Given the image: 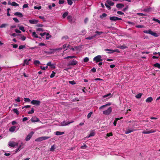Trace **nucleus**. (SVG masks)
Instances as JSON below:
<instances>
[{
    "label": "nucleus",
    "mask_w": 160,
    "mask_h": 160,
    "mask_svg": "<svg viewBox=\"0 0 160 160\" xmlns=\"http://www.w3.org/2000/svg\"><path fill=\"white\" fill-rule=\"evenodd\" d=\"M143 32L145 33L150 34L156 37H157L158 36V35L157 33L153 32L151 29L144 30L143 31Z\"/></svg>",
    "instance_id": "f257e3e1"
},
{
    "label": "nucleus",
    "mask_w": 160,
    "mask_h": 160,
    "mask_svg": "<svg viewBox=\"0 0 160 160\" xmlns=\"http://www.w3.org/2000/svg\"><path fill=\"white\" fill-rule=\"evenodd\" d=\"M51 138V137L43 136L38 138L35 140L36 142H41L43 140L48 139Z\"/></svg>",
    "instance_id": "f03ea898"
},
{
    "label": "nucleus",
    "mask_w": 160,
    "mask_h": 160,
    "mask_svg": "<svg viewBox=\"0 0 160 160\" xmlns=\"http://www.w3.org/2000/svg\"><path fill=\"white\" fill-rule=\"evenodd\" d=\"M102 61V57L101 55H99L93 58V61L96 62Z\"/></svg>",
    "instance_id": "7ed1b4c3"
},
{
    "label": "nucleus",
    "mask_w": 160,
    "mask_h": 160,
    "mask_svg": "<svg viewBox=\"0 0 160 160\" xmlns=\"http://www.w3.org/2000/svg\"><path fill=\"white\" fill-rule=\"evenodd\" d=\"M47 65L48 66L49 68L48 69H54L56 68L55 64L52 63L51 62H48L47 63Z\"/></svg>",
    "instance_id": "20e7f679"
},
{
    "label": "nucleus",
    "mask_w": 160,
    "mask_h": 160,
    "mask_svg": "<svg viewBox=\"0 0 160 160\" xmlns=\"http://www.w3.org/2000/svg\"><path fill=\"white\" fill-rule=\"evenodd\" d=\"M112 111V108L110 107L107 110L103 111V113L105 115H108L111 113Z\"/></svg>",
    "instance_id": "39448f33"
},
{
    "label": "nucleus",
    "mask_w": 160,
    "mask_h": 160,
    "mask_svg": "<svg viewBox=\"0 0 160 160\" xmlns=\"http://www.w3.org/2000/svg\"><path fill=\"white\" fill-rule=\"evenodd\" d=\"M110 19L112 22H116L117 20H121L122 19L117 17L112 16L110 17Z\"/></svg>",
    "instance_id": "423d86ee"
},
{
    "label": "nucleus",
    "mask_w": 160,
    "mask_h": 160,
    "mask_svg": "<svg viewBox=\"0 0 160 160\" xmlns=\"http://www.w3.org/2000/svg\"><path fill=\"white\" fill-rule=\"evenodd\" d=\"M31 103L32 105L39 106L40 104V102L39 100H33L31 102Z\"/></svg>",
    "instance_id": "0eeeda50"
},
{
    "label": "nucleus",
    "mask_w": 160,
    "mask_h": 160,
    "mask_svg": "<svg viewBox=\"0 0 160 160\" xmlns=\"http://www.w3.org/2000/svg\"><path fill=\"white\" fill-rule=\"evenodd\" d=\"M34 134V132L32 131L25 138L26 141H28L32 137V135Z\"/></svg>",
    "instance_id": "6e6552de"
},
{
    "label": "nucleus",
    "mask_w": 160,
    "mask_h": 160,
    "mask_svg": "<svg viewBox=\"0 0 160 160\" xmlns=\"http://www.w3.org/2000/svg\"><path fill=\"white\" fill-rule=\"evenodd\" d=\"M155 132V131L153 129L150 130L149 131H148V130L147 129L146 131H143L142 133L144 134H148Z\"/></svg>",
    "instance_id": "1a4fd4ad"
},
{
    "label": "nucleus",
    "mask_w": 160,
    "mask_h": 160,
    "mask_svg": "<svg viewBox=\"0 0 160 160\" xmlns=\"http://www.w3.org/2000/svg\"><path fill=\"white\" fill-rule=\"evenodd\" d=\"M18 143H16L15 142H10L8 143V145L12 147H14L16 146H18Z\"/></svg>",
    "instance_id": "9d476101"
},
{
    "label": "nucleus",
    "mask_w": 160,
    "mask_h": 160,
    "mask_svg": "<svg viewBox=\"0 0 160 160\" xmlns=\"http://www.w3.org/2000/svg\"><path fill=\"white\" fill-rule=\"evenodd\" d=\"M77 62L74 60L70 61L68 63V66H73L76 65Z\"/></svg>",
    "instance_id": "9b49d317"
},
{
    "label": "nucleus",
    "mask_w": 160,
    "mask_h": 160,
    "mask_svg": "<svg viewBox=\"0 0 160 160\" xmlns=\"http://www.w3.org/2000/svg\"><path fill=\"white\" fill-rule=\"evenodd\" d=\"M135 131V129L133 128L127 129L125 131V133L128 134Z\"/></svg>",
    "instance_id": "f8f14e48"
},
{
    "label": "nucleus",
    "mask_w": 160,
    "mask_h": 160,
    "mask_svg": "<svg viewBox=\"0 0 160 160\" xmlns=\"http://www.w3.org/2000/svg\"><path fill=\"white\" fill-rule=\"evenodd\" d=\"M31 120L32 122H38L39 121V119L36 117H33L32 118Z\"/></svg>",
    "instance_id": "ddd939ff"
},
{
    "label": "nucleus",
    "mask_w": 160,
    "mask_h": 160,
    "mask_svg": "<svg viewBox=\"0 0 160 160\" xmlns=\"http://www.w3.org/2000/svg\"><path fill=\"white\" fill-rule=\"evenodd\" d=\"M73 122V121H72L71 122H66L65 121H63L61 123V125L62 126H65L71 123H72Z\"/></svg>",
    "instance_id": "4468645a"
},
{
    "label": "nucleus",
    "mask_w": 160,
    "mask_h": 160,
    "mask_svg": "<svg viewBox=\"0 0 160 160\" xmlns=\"http://www.w3.org/2000/svg\"><path fill=\"white\" fill-rule=\"evenodd\" d=\"M29 22L31 24H35L37 23L39 21L38 20L33 19L29 20Z\"/></svg>",
    "instance_id": "2eb2a0df"
},
{
    "label": "nucleus",
    "mask_w": 160,
    "mask_h": 160,
    "mask_svg": "<svg viewBox=\"0 0 160 160\" xmlns=\"http://www.w3.org/2000/svg\"><path fill=\"white\" fill-rule=\"evenodd\" d=\"M111 104V103L110 102H108L107 104L102 105L99 108V109L100 110H101L102 108H105L107 106H109Z\"/></svg>",
    "instance_id": "dca6fc26"
},
{
    "label": "nucleus",
    "mask_w": 160,
    "mask_h": 160,
    "mask_svg": "<svg viewBox=\"0 0 160 160\" xmlns=\"http://www.w3.org/2000/svg\"><path fill=\"white\" fill-rule=\"evenodd\" d=\"M14 15L19 17L21 18L23 16L22 13L20 12H16L14 14Z\"/></svg>",
    "instance_id": "f3484780"
},
{
    "label": "nucleus",
    "mask_w": 160,
    "mask_h": 160,
    "mask_svg": "<svg viewBox=\"0 0 160 160\" xmlns=\"http://www.w3.org/2000/svg\"><path fill=\"white\" fill-rule=\"evenodd\" d=\"M116 6L117 8L121 9L124 6V5L121 3H118L117 4Z\"/></svg>",
    "instance_id": "a211bd4d"
},
{
    "label": "nucleus",
    "mask_w": 160,
    "mask_h": 160,
    "mask_svg": "<svg viewBox=\"0 0 160 160\" xmlns=\"http://www.w3.org/2000/svg\"><path fill=\"white\" fill-rule=\"evenodd\" d=\"M97 36V34H95L93 36H90V37H87V38H85V39H87V40H91V39H93V38H95V37L96 36Z\"/></svg>",
    "instance_id": "6ab92c4d"
},
{
    "label": "nucleus",
    "mask_w": 160,
    "mask_h": 160,
    "mask_svg": "<svg viewBox=\"0 0 160 160\" xmlns=\"http://www.w3.org/2000/svg\"><path fill=\"white\" fill-rule=\"evenodd\" d=\"M68 74H69L72 77L75 74V72L74 71H68Z\"/></svg>",
    "instance_id": "aec40b11"
},
{
    "label": "nucleus",
    "mask_w": 160,
    "mask_h": 160,
    "mask_svg": "<svg viewBox=\"0 0 160 160\" xmlns=\"http://www.w3.org/2000/svg\"><path fill=\"white\" fill-rule=\"evenodd\" d=\"M153 100V98L152 97L148 98L146 100V102H151Z\"/></svg>",
    "instance_id": "412c9836"
},
{
    "label": "nucleus",
    "mask_w": 160,
    "mask_h": 160,
    "mask_svg": "<svg viewBox=\"0 0 160 160\" xmlns=\"http://www.w3.org/2000/svg\"><path fill=\"white\" fill-rule=\"evenodd\" d=\"M64 132L57 131L55 132V134L56 135L58 136L64 134Z\"/></svg>",
    "instance_id": "4be33fe9"
},
{
    "label": "nucleus",
    "mask_w": 160,
    "mask_h": 160,
    "mask_svg": "<svg viewBox=\"0 0 160 160\" xmlns=\"http://www.w3.org/2000/svg\"><path fill=\"white\" fill-rule=\"evenodd\" d=\"M16 127L15 126H12L9 129V130L10 132H14L15 129Z\"/></svg>",
    "instance_id": "5701e85b"
},
{
    "label": "nucleus",
    "mask_w": 160,
    "mask_h": 160,
    "mask_svg": "<svg viewBox=\"0 0 160 160\" xmlns=\"http://www.w3.org/2000/svg\"><path fill=\"white\" fill-rule=\"evenodd\" d=\"M67 19L68 20V21L71 23L72 22V17L71 16L68 15L67 17Z\"/></svg>",
    "instance_id": "b1692460"
},
{
    "label": "nucleus",
    "mask_w": 160,
    "mask_h": 160,
    "mask_svg": "<svg viewBox=\"0 0 160 160\" xmlns=\"http://www.w3.org/2000/svg\"><path fill=\"white\" fill-rule=\"evenodd\" d=\"M107 2L110 6H112L114 5V3L111 1L108 0L107 1Z\"/></svg>",
    "instance_id": "393cba45"
},
{
    "label": "nucleus",
    "mask_w": 160,
    "mask_h": 160,
    "mask_svg": "<svg viewBox=\"0 0 160 160\" xmlns=\"http://www.w3.org/2000/svg\"><path fill=\"white\" fill-rule=\"evenodd\" d=\"M23 145L22 143H21V144L18 147L16 150V152H17L18 151L20 150L22 148H21L22 146Z\"/></svg>",
    "instance_id": "a878e982"
},
{
    "label": "nucleus",
    "mask_w": 160,
    "mask_h": 160,
    "mask_svg": "<svg viewBox=\"0 0 160 160\" xmlns=\"http://www.w3.org/2000/svg\"><path fill=\"white\" fill-rule=\"evenodd\" d=\"M31 61V59H29L28 60L27 59H25L24 61V64H26L27 65L29 64V62Z\"/></svg>",
    "instance_id": "bb28decb"
},
{
    "label": "nucleus",
    "mask_w": 160,
    "mask_h": 160,
    "mask_svg": "<svg viewBox=\"0 0 160 160\" xmlns=\"http://www.w3.org/2000/svg\"><path fill=\"white\" fill-rule=\"evenodd\" d=\"M104 50L106 51H110V52H108L109 53H112L114 52L113 50L110 49H105Z\"/></svg>",
    "instance_id": "cd10ccee"
},
{
    "label": "nucleus",
    "mask_w": 160,
    "mask_h": 160,
    "mask_svg": "<svg viewBox=\"0 0 160 160\" xmlns=\"http://www.w3.org/2000/svg\"><path fill=\"white\" fill-rule=\"evenodd\" d=\"M153 66L154 67H157L160 69V64L159 63H156L153 65Z\"/></svg>",
    "instance_id": "c85d7f7f"
},
{
    "label": "nucleus",
    "mask_w": 160,
    "mask_h": 160,
    "mask_svg": "<svg viewBox=\"0 0 160 160\" xmlns=\"http://www.w3.org/2000/svg\"><path fill=\"white\" fill-rule=\"evenodd\" d=\"M13 112L16 113L17 115H18L19 114V112L18 110V109L16 108H14L13 110Z\"/></svg>",
    "instance_id": "c756f323"
},
{
    "label": "nucleus",
    "mask_w": 160,
    "mask_h": 160,
    "mask_svg": "<svg viewBox=\"0 0 160 160\" xmlns=\"http://www.w3.org/2000/svg\"><path fill=\"white\" fill-rule=\"evenodd\" d=\"M142 94V93H139L136 95L135 97L137 98H141Z\"/></svg>",
    "instance_id": "7c9ffc66"
},
{
    "label": "nucleus",
    "mask_w": 160,
    "mask_h": 160,
    "mask_svg": "<svg viewBox=\"0 0 160 160\" xmlns=\"http://www.w3.org/2000/svg\"><path fill=\"white\" fill-rule=\"evenodd\" d=\"M11 5L12 6H16V7L18 6H19V4H18L16 3L15 2H12V3H11Z\"/></svg>",
    "instance_id": "2f4dec72"
},
{
    "label": "nucleus",
    "mask_w": 160,
    "mask_h": 160,
    "mask_svg": "<svg viewBox=\"0 0 160 160\" xmlns=\"http://www.w3.org/2000/svg\"><path fill=\"white\" fill-rule=\"evenodd\" d=\"M68 12H65L62 15V17L63 18H65L68 15Z\"/></svg>",
    "instance_id": "473e14b6"
},
{
    "label": "nucleus",
    "mask_w": 160,
    "mask_h": 160,
    "mask_svg": "<svg viewBox=\"0 0 160 160\" xmlns=\"http://www.w3.org/2000/svg\"><path fill=\"white\" fill-rule=\"evenodd\" d=\"M34 64L36 65H38L40 64V62L38 60H35L34 62Z\"/></svg>",
    "instance_id": "72a5a7b5"
},
{
    "label": "nucleus",
    "mask_w": 160,
    "mask_h": 160,
    "mask_svg": "<svg viewBox=\"0 0 160 160\" xmlns=\"http://www.w3.org/2000/svg\"><path fill=\"white\" fill-rule=\"evenodd\" d=\"M107 16V15L105 13H102V15L100 16V18L102 19L103 18L106 17Z\"/></svg>",
    "instance_id": "f704fd0d"
},
{
    "label": "nucleus",
    "mask_w": 160,
    "mask_h": 160,
    "mask_svg": "<svg viewBox=\"0 0 160 160\" xmlns=\"http://www.w3.org/2000/svg\"><path fill=\"white\" fill-rule=\"evenodd\" d=\"M76 57L75 56H68L64 58L65 59L76 58Z\"/></svg>",
    "instance_id": "c9c22d12"
},
{
    "label": "nucleus",
    "mask_w": 160,
    "mask_h": 160,
    "mask_svg": "<svg viewBox=\"0 0 160 160\" xmlns=\"http://www.w3.org/2000/svg\"><path fill=\"white\" fill-rule=\"evenodd\" d=\"M118 48L121 49H124L127 48V47L125 45L120 46Z\"/></svg>",
    "instance_id": "e433bc0d"
},
{
    "label": "nucleus",
    "mask_w": 160,
    "mask_h": 160,
    "mask_svg": "<svg viewBox=\"0 0 160 160\" xmlns=\"http://www.w3.org/2000/svg\"><path fill=\"white\" fill-rule=\"evenodd\" d=\"M95 135V132H92L90 133L89 136L88 137V138H89L90 137L94 136Z\"/></svg>",
    "instance_id": "4c0bfd02"
},
{
    "label": "nucleus",
    "mask_w": 160,
    "mask_h": 160,
    "mask_svg": "<svg viewBox=\"0 0 160 160\" xmlns=\"http://www.w3.org/2000/svg\"><path fill=\"white\" fill-rule=\"evenodd\" d=\"M32 36L33 37H34L35 38H38V36L37 34L35 32H33L32 33Z\"/></svg>",
    "instance_id": "58836bf2"
},
{
    "label": "nucleus",
    "mask_w": 160,
    "mask_h": 160,
    "mask_svg": "<svg viewBox=\"0 0 160 160\" xmlns=\"http://www.w3.org/2000/svg\"><path fill=\"white\" fill-rule=\"evenodd\" d=\"M34 112V108H32L31 110L30 111H29L28 112V114H32Z\"/></svg>",
    "instance_id": "ea45409f"
},
{
    "label": "nucleus",
    "mask_w": 160,
    "mask_h": 160,
    "mask_svg": "<svg viewBox=\"0 0 160 160\" xmlns=\"http://www.w3.org/2000/svg\"><path fill=\"white\" fill-rule=\"evenodd\" d=\"M118 120H119L118 118H117L115 119V120L113 122V125L114 126H116V125L117 121Z\"/></svg>",
    "instance_id": "a19ab883"
},
{
    "label": "nucleus",
    "mask_w": 160,
    "mask_h": 160,
    "mask_svg": "<svg viewBox=\"0 0 160 160\" xmlns=\"http://www.w3.org/2000/svg\"><path fill=\"white\" fill-rule=\"evenodd\" d=\"M19 29L22 30V32H25V30L24 29V27H23V26H20V27H19Z\"/></svg>",
    "instance_id": "79ce46f5"
},
{
    "label": "nucleus",
    "mask_w": 160,
    "mask_h": 160,
    "mask_svg": "<svg viewBox=\"0 0 160 160\" xmlns=\"http://www.w3.org/2000/svg\"><path fill=\"white\" fill-rule=\"evenodd\" d=\"M152 20L153 21L157 22H158V23H159V24H160V21L158 19H156V18H153L152 19Z\"/></svg>",
    "instance_id": "37998d69"
},
{
    "label": "nucleus",
    "mask_w": 160,
    "mask_h": 160,
    "mask_svg": "<svg viewBox=\"0 0 160 160\" xmlns=\"http://www.w3.org/2000/svg\"><path fill=\"white\" fill-rule=\"evenodd\" d=\"M95 33H97V35H100L101 34L103 33V32H99L98 31H96Z\"/></svg>",
    "instance_id": "c03bdc74"
},
{
    "label": "nucleus",
    "mask_w": 160,
    "mask_h": 160,
    "mask_svg": "<svg viewBox=\"0 0 160 160\" xmlns=\"http://www.w3.org/2000/svg\"><path fill=\"white\" fill-rule=\"evenodd\" d=\"M13 20L16 23H18L19 22L18 20L16 18H13Z\"/></svg>",
    "instance_id": "a18cd8bd"
},
{
    "label": "nucleus",
    "mask_w": 160,
    "mask_h": 160,
    "mask_svg": "<svg viewBox=\"0 0 160 160\" xmlns=\"http://www.w3.org/2000/svg\"><path fill=\"white\" fill-rule=\"evenodd\" d=\"M68 82L69 83L71 84L72 85H74L76 84L75 82L73 80L72 81H69Z\"/></svg>",
    "instance_id": "49530a36"
},
{
    "label": "nucleus",
    "mask_w": 160,
    "mask_h": 160,
    "mask_svg": "<svg viewBox=\"0 0 160 160\" xmlns=\"http://www.w3.org/2000/svg\"><path fill=\"white\" fill-rule=\"evenodd\" d=\"M55 74V72H54L53 71L52 72V73L51 74L50 76V77L51 78H53Z\"/></svg>",
    "instance_id": "de8ad7c7"
},
{
    "label": "nucleus",
    "mask_w": 160,
    "mask_h": 160,
    "mask_svg": "<svg viewBox=\"0 0 160 160\" xmlns=\"http://www.w3.org/2000/svg\"><path fill=\"white\" fill-rule=\"evenodd\" d=\"M89 58L88 57L85 58L83 59V61L84 62H86L88 61Z\"/></svg>",
    "instance_id": "09e8293b"
},
{
    "label": "nucleus",
    "mask_w": 160,
    "mask_h": 160,
    "mask_svg": "<svg viewBox=\"0 0 160 160\" xmlns=\"http://www.w3.org/2000/svg\"><path fill=\"white\" fill-rule=\"evenodd\" d=\"M7 25V24H6L4 23L2 24L1 26H0V28H3L6 27V26Z\"/></svg>",
    "instance_id": "8fccbe9b"
},
{
    "label": "nucleus",
    "mask_w": 160,
    "mask_h": 160,
    "mask_svg": "<svg viewBox=\"0 0 160 160\" xmlns=\"http://www.w3.org/2000/svg\"><path fill=\"white\" fill-rule=\"evenodd\" d=\"M25 48V45H20L19 46L18 49H21Z\"/></svg>",
    "instance_id": "3c124183"
},
{
    "label": "nucleus",
    "mask_w": 160,
    "mask_h": 160,
    "mask_svg": "<svg viewBox=\"0 0 160 160\" xmlns=\"http://www.w3.org/2000/svg\"><path fill=\"white\" fill-rule=\"evenodd\" d=\"M24 100L25 102H29L30 101V99L28 98H24Z\"/></svg>",
    "instance_id": "603ef678"
},
{
    "label": "nucleus",
    "mask_w": 160,
    "mask_h": 160,
    "mask_svg": "<svg viewBox=\"0 0 160 160\" xmlns=\"http://www.w3.org/2000/svg\"><path fill=\"white\" fill-rule=\"evenodd\" d=\"M92 112H90L87 115V118H89L91 116V115L92 114Z\"/></svg>",
    "instance_id": "864d4df0"
},
{
    "label": "nucleus",
    "mask_w": 160,
    "mask_h": 160,
    "mask_svg": "<svg viewBox=\"0 0 160 160\" xmlns=\"http://www.w3.org/2000/svg\"><path fill=\"white\" fill-rule=\"evenodd\" d=\"M41 7L40 6H38V7H37V6H34V8L35 9H38V10H39L40 9H41Z\"/></svg>",
    "instance_id": "5fc2aeb1"
},
{
    "label": "nucleus",
    "mask_w": 160,
    "mask_h": 160,
    "mask_svg": "<svg viewBox=\"0 0 160 160\" xmlns=\"http://www.w3.org/2000/svg\"><path fill=\"white\" fill-rule=\"evenodd\" d=\"M64 2H65V1L64 0H60L59 1L58 3L59 4H63Z\"/></svg>",
    "instance_id": "6e6d98bb"
},
{
    "label": "nucleus",
    "mask_w": 160,
    "mask_h": 160,
    "mask_svg": "<svg viewBox=\"0 0 160 160\" xmlns=\"http://www.w3.org/2000/svg\"><path fill=\"white\" fill-rule=\"evenodd\" d=\"M137 14L138 15H139L140 16H146V15L142 13H137Z\"/></svg>",
    "instance_id": "4d7b16f0"
},
{
    "label": "nucleus",
    "mask_w": 160,
    "mask_h": 160,
    "mask_svg": "<svg viewBox=\"0 0 160 160\" xmlns=\"http://www.w3.org/2000/svg\"><path fill=\"white\" fill-rule=\"evenodd\" d=\"M111 93H108V94H107V95H104V96H102V97L103 98H106L110 95H111Z\"/></svg>",
    "instance_id": "13d9d810"
},
{
    "label": "nucleus",
    "mask_w": 160,
    "mask_h": 160,
    "mask_svg": "<svg viewBox=\"0 0 160 160\" xmlns=\"http://www.w3.org/2000/svg\"><path fill=\"white\" fill-rule=\"evenodd\" d=\"M55 149V148L54 145L52 146L50 148V151H54Z\"/></svg>",
    "instance_id": "bf43d9fd"
},
{
    "label": "nucleus",
    "mask_w": 160,
    "mask_h": 160,
    "mask_svg": "<svg viewBox=\"0 0 160 160\" xmlns=\"http://www.w3.org/2000/svg\"><path fill=\"white\" fill-rule=\"evenodd\" d=\"M136 27L137 28H143L144 26L142 25H138L136 26Z\"/></svg>",
    "instance_id": "052dcab7"
},
{
    "label": "nucleus",
    "mask_w": 160,
    "mask_h": 160,
    "mask_svg": "<svg viewBox=\"0 0 160 160\" xmlns=\"http://www.w3.org/2000/svg\"><path fill=\"white\" fill-rule=\"evenodd\" d=\"M68 1V3L69 5H71L72 3V2L71 0H67Z\"/></svg>",
    "instance_id": "680f3d73"
},
{
    "label": "nucleus",
    "mask_w": 160,
    "mask_h": 160,
    "mask_svg": "<svg viewBox=\"0 0 160 160\" xmlns=\"http://www.w3.org/2000/svg\"><path fill=\"white\" fill-rule=\"evenodd\" d=\"M39 46H46V44H45L44 43L41 42L39 44Z\"/></svg>",
    "instance_id": "e2e57ef3"
},
{
    "label": "nucleus",
    "mask_w": 160,
    "mask_h": 160,
    "mask_svg": "<svg viewBox=\"0 0 160 160\" xmlns=\"http://www.w3.org/2000/svg\"><path fill=\"white\" fill-rule=\"evenodd\" d=\"M117 13L118 14H120L121 15H123L124 14V13L123 12H122L121 11H118L117 12Z\"/></svg>",
    "instance_id": "0e129e2a"
},
{
    "label": "nucleus",
    "mask_w": 160,
    "mask_h": 160,
    "mask_svg": "<svg viewBox=\"0 0 160 160\" xmlns=\"http://www.w3.org/2000/svg\"><path fill=\"white\" fill-rule=\"evenodd\" d=\"M150 9H151V8H146L144 9V11L145 12H149Z\"/></svg>",
    "instance_id": "69168bd1"
},
{
    "label": "nucleus",
    "mask_w": 160,
    "mask_h": 160,
    "mask_svg": "<svg viewBox=\"0 0 160 160\" xmlns=\"http://www.w3.org/2000/svg\"><path fill=\"white\" fill-rule=\"evenodd\" d=\"M87 146L86 145H84V146H82L80 148H81V149H85L86 148H87Z\"/></svg>",
    "instance_id": "338daca9"
},
{
    "label": "nucleus",
    "mask_w": 160,
    "mask_h": 160,
    "mask_svg": "<svg viewBox=\"0 0 160 160\" xmlns=\"http://www.w3.org/2000/svg\"><path fill=\"white\" fill-rule=\"evenodd\" d=\"M21 38L22 41H24L26 39V38L24 36H21Z\"/></svg>",
    "instance_id": "774afa93"
}]
</instances>
